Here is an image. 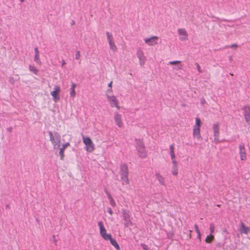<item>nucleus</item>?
I'll return each instance as SVG.
<instances>
[{"label":"nucleus","instance_id":"45","mask_svg":"<svg viewBox=\"0 0 250 250\" xmlns=\"http://www.w3.org/2000/svg\"><path fill=\"white\" fill-rule=\"evenodd\" d=\"M9 208V206L8 205H7L6 207V208Z\"/></svg>","mask_w":250,"mask_h":250},{"label":"nucleus","instance_id":"27","mask_svg":"<svg viewBox=\"0 0 250 250\" xmlns=\"http://www.w3.org/2000/svg\"><path fill=\"white\" fill-rule=\"evenodd\" d=\"M215 229V226L213 224L211 223L209 225V231H210V234H212Z\"/></svg>","mask_w":250,"mask_h":250},{"label":"nucleus","instance_id":"23","mask_svg":"<svg viewBox=\"0 0 250 250\" xmlns=\"http://www.w3.org/2000/svg\"><path fill=\"white\" fill-rule=\"evenodd\" d=\"M75 87H76V84L74 83H72L71 87H70V95L71 97H74L75 96V94H76L75 91Z\"/></svg>","mask_w":250,"mask_h":250},{"label":"nucleus","instance_id":"15","mask_svg":"<svg viewBox=\"0 0 250 250\" xmlns=\"http://www.w3.org/2000/svg\"><path fill=\"white\" fill-rule=\"evenodd\" d=\"M61 90L60 86L56 85L54 87L53 91L51 92V95L52 96L53 101L57 102L59 99L60 97L58 93Z\"/></svg>","mask_w":250,"mask_h":250},{"label":"nucleus","instance_id":"16","mask_svg":"<svg viewBox=\"0 0 250 250\" xmlns=\"http://www.w3.org/2000/svg\"><path fill=\"white\" fill-rule=\"evenodd\" d=\"M239 155L242 161L246 160L247 159L245 145L243 143L240 144L239 146Z\"/></svg>","mask_w":250,"mask_h":250},{"label":"nucleus","instance_id":"31","mask_svg":"<svg viewBox=\"0 0 250 250\" xmlns=\"http://www.w3.org/2000/svg\"><path fill=\"white\" fill-rule=\"evenodd\" d=\"M109 203L111 206L113 207H115L116 205V203L113 198H111L110 199H109Z\"/></svg>","mask_w":250,"mask_h":250},{"label":"nucleus","instance_id":"3","mask_svg":"<svg viewBox=\"0 0 250 250\" xmlns=\"http://www.w3.org/2000/svg\"><path fill=\"white\" fill-rule=\"evenodd\" d=\"M111 92L112 89H108L106 91V97L108 102L111 107H116L117 109H119L120 107L119 105V101L115 96L110 94Z\"/></svg>","mask_w":250,"mask_h":250},{"label":"nucleus","instance_id":"34","mask_svg":"<svg viewBox=\"0 0 250 250\" xmlns=\"http://www.w3.org/2000/svg\"><path fill=\"white\" fill-rule=\"evenodd\" d=\"M141 246L142 247L144 250H147V246L145 244H142Z\"/></svg>","mask_w":250,"mask_h":250},{"label":"nucleus","instance_id":"25","mask_svg":"<svg viewBox=\"0 0 250 250\" xmlns=\"http://www.w3.org/2000/svg\"><path fill=\"white\" fill-rule=\"evenodd\" d=\"M109 240H110V243L113 245L117 250H119L120 249V247L116 241L115 240L113 239L111 236L110 235V237L109 239H108Z\"/></svg>","mask_w":250,"mask_h":250},{"label":"nucleus","instance_id":"26","mask_svg":"<svg viewBox=\"0 0 250 250\" xmlns=\"http://www.w3.org/2000/svg\"><path fill=\"white\" fill-rule=\"evenodd\" d=\"M214 239V237L212 234L208 235L205 239V242L207 243H210Z\"/></svg>","mask_w":250,"mask_h":250},{"label":"nucleus","instance_id":"32","mask_svg":"<svg viewBox=\"0 0 250 250\" xmlns=\"http://www.w3.org/2000/svg\"><path fill=\"white\" fill-rule=\"evenodd\" d=\"M80 57H81L80 51L79 50H77L76 51L75 58L76 60H79L80 59Z\"/></svg>","mask_w":250,"mask_h":250},{"label":"nucleus","instance_id":"42","mask_svg":"<svg viewBox=\"0 0 250 250\" xmlns=\"http://www.w3.org/2000/svg\"><path fill=\"white\" fill-rule=\"evenodd\" d=\"M12 127H9V128H7V130H8V131H9V132H11V131H12Z\"/></svg>","mask_w":250,"mask_h":250},{"label":"nucleus","instance_id":"2","mask_svg":"<svg viewBox=\"0 0 250 250\" xmlns=\"http://www.w3.org/2000/svg\"><path fill=\"white\" fill-rule=\"evenodd\" d=\"M136 149L140 157L145 158L146 156L144 144L141 139H135Z\"/></svg>","mask_w":250,"mask_h":250},{"label":"nucleus","instance_id":"33","mask_svg":"<svg viewBox=\"0 0 250 250\" xmlns=\"http://www.w3.org/2000/svg\"><path fill=\"white\" fill-rule=\"evenodd\" d=\"M196 65L197 69L198 71V72H201V67H200L199 64L198 63H196Z\"/></svg>","mask_w":250,"mask_h":250},{"label":"nucleus","instance_id":"1","mask_svg":"<svg viewBox=\"0 0 250 250\" xmlns=\"http://www.w3.org/2000/svg\"><path fill=\"white\" fill-rule=\"evenodd\" d=\"M50 141L53 146L54 150H58L61 146V136L57 132L54 133L49 131Z\"/></svg>","mask_w":250,"mask_h":250},{"label":"nucleus","instance_id":"20","mask_svg":"<svg viewBox=\"0 0 250 250\" xmlns=\"http://www.w3.org/2000/svg\"><path fill=\"white\" fill-rule=\"evenodd\" d=\"M250 229V227L248 228L245 226L244 224L242 222L241 223L240 228L239 231L241 233L248 234Z\"/></svg>","mask_w":250,"mask_h":250},{"label":"nucleus","instance_id":"13","mask_svg":"<svg viewBox=\"0 0 250 250\" xmlns=\"http://www.w3.org/2000/svg\"><path fill=\"white\" fill-rule=\"evenodd\" d=\"M212 128L213 130V136L214 137V141L215 143L219 142L218 137L219 135V125L218 124H214L213 125Z\"/></svg>","mask_w":250,"mask_h":250},{"label":"nucleus","instance_id":"11","mask_svg":"<svg viewBox=\"0 0 250 250\" xmlns=\"http://www.w3.org/2000/svg\"><path fill=\"white\" fill-rule=\"evenodd\" d=\"M136 55L138 58L139 59L140 65L143 66L146 61V58L144 55L143 51L141 49H138Z\"/></svg>","mask_w":250,"mask_h":250},{"label":"nucleus","instance_id":"12","mask_svg":"<svg viewBox=\"0 0 250 250\" xmlns=\"http://www.w3.org/2000/svg\"><path fill=\"white\" fill-rule=\"evenodd\" d=\"M168 64L172 66V70L174 71H178L183 68V66L180 61H170L168 62Z\"/></svg>","mask_w":250,"mask_h":250},{"label":"nucleus","instance_id":"8","mask_svg":"<svg viewBox=\"0 0 250 250\" xmlns=\"http://www.w3.org/2000/svg\"><path fill=\"white\" fill-rule=\"evenodd\" d=\"M123 217L124 221V225L125 227H129L132 225V222L130 218L129 212L125 210H123Z\"/></svg>","mask_w":250,"mask_h":250},{"label":"nucleus","instance_id":"28","mask_svg":"<svg viewBox=\"0 0 250 250\" xmlns=\"http://www.w3.org/2000/svg\"><path fill=\"white\" fill-rule=\"evenodd\" d=\"M169 149H170V156H174L175 154H174V145H171L170 146Z\"/></svg>","mask_w":250,"mask_h":250},{"label":"nucleus","instance_id":"17","mask_svg":"<svg viewBox=\"0 0 250 250\" xmlns=\"http://www.w3.org/2000/svg\"><path fill=\"white\" fill-rule=\"evenodd\" d=\"M243 110L244 111V115L245 116V119L246 123L250 125V107L249 106H246L243 107Z\"/></svg>","mask_w":250,"mask_h":250},{"label":"nucleus","instance_id":"39","mask_svg":"<svg viewBox=\"0 0 250 250\" xmlns=\"http://www.w3.org/2000/svg\"><path fill=\"white\" fill-rule=\"evenodd\" d=\"M106 195L107 196V197L109 199H110L111 198H112V196H111V195L109 194V192H108L107 191L106 192Z\"/></svg>","mask_w":250,"mask_h":250},{"label":"nucleus","instance_id":"24","mask_svg":"<svg viewBox=\"0 0 250 250\" xmlns=\"http://www.w3.org/2000/svg\"><path fill=\"white\" fill-rule=\"evenodd\" d=\"M178 164L172 165L171 167V173L174 175H177L178 173Z\"/></svg>","mask_w":250,"mask_h":250},{"label":"nucleus","instance_id":"4","mask_svg":"<svg viewBox=\"0 0 250 250\" xmlns=\"http://www.w3.org/2000/svg\"><path fill=\"white\" fill-rule=\"evenodd\" d=\"M121 179L123 184L127 185L129 184L128 178V169L125 165H122L120 167Z\"/></svg>","mask_w":250,"mask_h":250},{"label":"nucleus","instance_id":"46","mask_svg":"<svg viewBox=\"0 0 250 250\" xmlns=\"http://www.w3.org/2000/svg\"><path fill=\"white\" fill-rule=\"evenodd\" d=\"M231 59H232V57H230L229 58V60H231Z\"/></svg>","mask_w":250,"mask_h":250},{"label":"nucleus","instance_id":"5","mask_svg":"<svg viewBox=\"0 0 250 250\" xmlns=\"http://www.w3.org/2000/svg\"><path fill=\"white\" fill-rule=\"evenodd\" d=\"M201 122L198 118L195 119V125L193 126V136L194 138H196L198 140H201L202 137L200 134V127Z\"/></svg>","mask_w":250,"mask_h":250},{"label":"nucleus","instance_id":"30","mask_svg":"<svg viewBox=\"0 0 250 250\" xmlns=\"http://www.w3.org/2000/svg\"><path fill=\"white\" fill-rule=\"evenodd\" d=\"M171 159L172 165L178 164V163L175 159V155L171 156Z\"/></svg>","mask_w":250,"mask_h":250},{"label":"nucleus","instance_id":"35","mask_svg":"<svg viewBox=\"0 0 250 250\" xmlns=\"http://www.w3.org/2000/svg\"><path fill=\"white\" fill-rule=\"evenodd\" d=\"M201 104L204 105L206 103V101L204 99L202 98L200 100Z\"/></svg>","mask_w":250,"mask_h":250},{"label":"nucleus","instance_id":"43","mask_svg":"<svg viewBox=\"0 0 250 250\" xmlns=\"http://www.w3.org/2000/svg\"><path fill=\"white\" fill-rule=\"evenodd\" d=\"M64 64H65V62L64 60H62V66H63Z\"/></svg>","mask_w":250,"mask_h":250},{"label":"nucleus","instance_id":"7","mask_svg":"<svg viewBox=\"0 0 250 250\" xmlns=\"http://www.w3.org/2000/svg\"><path fill=\"white\" fill-rule=\"evenodd\" d=\"M98 226L100 229V233L102 237L104 240H108L110 237V234L106 233V229H105L102 221H99L98 222Z\"/></svg>","mask_w":250,"mask_h":250},{"label":"nucleus","instance_id":"19","mask_svg":"<svg viewBox=\"0 0 250 250\" xmlns=\"http://www.w3.org/2000/svg\"><path fill=\"white\" fill-rule=\"evenodd\" d=\"M70 145L69 143L67 142L66 143L63 144L62 145V147H60V151H59V155L61 157V159L63 160L64 155V151L65 148Z\"/></svg>","mask_w":250,"mask_h":250},{"label":"nucleus","instance_id":"18","mask_svg":"<svg viewBox=\"0 0 250 250\" xmlns=\"http://www.w3.org/2000/svg\"><path fill=\"white\" fill-rule=\"evenodd\" d=\"M114 118L116 124L119 127H121L123 126V122L122 120V115L116 112L114 113Z\"/></svg>","mask_w":250,"mask_h":250},{"label":"nucleus","instance_id":"37","mask_svg":"<svg viewBox=\"0 0 250 250\" xmlns=\"http://www.w3.org/2000/svg\"><path fill=\"white\" fill-rule=\"evenodd\" d=\"M195 229L196 232H200V230L198 229V226L197 225H194Z\"/></svg>","mask_w":250,"mask_h":250},{"label":"nucleus","instance_id":"40","mask_svg":"<svg viewBox=\"0 0 250 250\" xmlns=\"http://www.w3.org/2000/svg\"><path fill=\"white\" fill-rule=\"evenodd\" d=\"M230 47H237V45L236 44H233L230 46Z\"/></svg>","mask_w":250,"mask_h":250},{"label":"nucleus","instance_id":"10","mask_svg":"<svg viewBox=\"0 0 250 250\" xmlns=\"http://www.w3.org/2000/svg\"><path fill=\"white\" fill-rule=\"evenodd\" d=\"M106 34L107 38V41L109 45L110 49L113 52H116L117 51V48L113 41L112 35L109 32H106Z\"/></svg>","mask_w":250,"mask_h":250},{"label":"nucleus","instance_id":"38","mask_svg":"<svg viewBox=\"0 0 250 250\" xmlns=\"http://www.w3.org/2000/svg\"><path fill=\"white\" fill-rule=\"evenodd\" d=\"M197 238L199 239L200 241H201V234L200 232H197Z\"/></svg>","mask_w":250,"mask_h":250},{"label":"nucleus","instance_id":"9","mask_svg":"<svg viewBox=\"0 0 250 250\" xmlns=\"http://www.w3.org/2000/svg\"><path fill=\"white\" fill-rule=\"evenodd\" d=\"M179 40L182 42H185L188 40V34L185 29L179 28L177 30Z\"/></svg>","mask_w":250,"mask_h":250},{"label":"nucleus","instance_id":"21","mask_svg":"<svg viewBox=\"0 0 250 250\" xmlns=\"http://www.w3.org/2000/svg\"><path fill=\"white\" fill-rule=\"evenodd\" d=\"M156 178L159 181L160 184L162 185H165V178L160 174L157 173L156 174Z\"/></svg>","mask_w":250,"mask_h":250},{"label":"nucleus","instance_id":"29","mask_svg":"<svg viewBox=\"0 0 250 250\" xmlns=\"http://www.w3.org/2000/svg\"><path fill=\"white\" fill-rule=\"evenodd\" d=\"M29 70L30 71L32 72L34 74H36L37 73V70L33 66L30 65L29 66Z\"/></svg>","mask_w":250,"mask_h":250},{"label":"nucleus","instance_id":"41","mask_svg":"<svg viewBox=\"0 0 250 250\" xmlns=\"http://www.w3.org/2000/svg\"><path fill=\"white\" fill-rule=\"evenodd\" d=\"M112 82H111L108 84V86L111 88Z\"/></svg>","mask_w":250,"mask_h":250},{"label":"nucleus","instance_id":"22","mask_svg":"<svg viewBox=\"0 0 250 250\" xmlns=\"http://www.w3.org/2000/svg\"><path fill=\"white\" fill-rule=\"evenodd\" d=\"M35 51V57H34V61L38 64H41V61L39 58V51L37 47L34 48Z\"/></svg>","mask_w":250,"mask_h":250},{"label":"nucleus","instance_id":"14","mask_svg":"<svg viewBox=\"0 0 250 250\" xmlns=\"http://www.w3.org/2000/svg\"><path fill=\"white\" fill-rule=\"evenodd\" d=\"M158 38L157 36H152L144 39L145 42L150 46H153L158 43Z\"/></svg>","mask_w":250,"mask_h":250},{"label":"nucleus","instance_id":"6","mask_svg":"<svg viewBox=\"0 0 250 250\" xmlns=\"http://www.w3.org/2000/svg\"><path fill=\"white\" fill-rule=\"evenodd\" d=\"M83 142L85 145V149L88 152H92L94 149V145L89 137L83 136Z\"/></svg>","mask_w":250,"mask_h":250},{"label":"nucleus","instance_id":"44","mask_svg":"<svg viewBox=\"0 0 250 250\" xmlns=\"http://www.w3.org/2000/svg\"><path fill=\"white\" fill-rule=\"evenodd\" d=\"M20 0L21 1V2H23L24 1V0Z\"/></svg>","mask_w":250,"mask_h":250},{"label":"nucleus","instance_id":"36","mask_svg":"<svg viewBox=\"0 0 250 250\" xmlns=\"http://www.w3.org/2000/svg\"><path fill=\"white\" fill-rule=\"evenodd\" d=\"M107 212H108L110 215H112V214H113V211H112V209H111L110 208H107Z\"/></svg>","mask_w":250,"mask_h":250}]
</instances>
